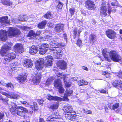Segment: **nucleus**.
I'll list each match as a JSON object with an SVG mask.
<instances>
[{"mask_svg":"<svg viewBox=\"0 0 122 122\" xmlns=\"http://www.w3.org/2000/svg\"><path fill=\"white\" fill-rule=\"evenodd\" d=\"M60 39L57 37L51 39L49 41V45L50 47V49L52 51H55L53 55L56 58L59 59L63 55V52L59 49L58 45Z\"/></svg>","mask_w":122,"mask_h":122,"instance_id":"nucleus-1","label":"nucleus"},{"mask_svg":"<svg viewBox=\"0 0 122 122\" xmlns=\"http://www.w3.org/2000/svg\"><path fill=\"white\" fill-rule=\"evenodd\" d=\"M102 53L104 57L109 62L111 60L117 62L119 60V56L115 51H112L109 52L108 49H104Z\"/></svg>","mask_w":122,"mask_h":122,"instance_id":"nucleus-2","label":"nucleus"},{"mask_svg":"<svg viewBox=\"0 0 122 122\" xmlns=\"http://www.w3.org/2000/svg\"><path fill=\"white\" fill-rule=\"evenodd\" d=\"M72 92L73 91L72 90L69 88L66 89L62 98L56 96L53 97L50 95H47L46 96V98L50 100H53L58 101H61L62 100L68 101L69 100L67 98L68 97L71 96Z\"/></svg>","mask_w":122,"mask_h":122,"instance_id":"nucleus-3","label":"nucleus"},{"mask_svg":"<svg viewBox=\"0 0 122 122\" xmlns=\"http://www.w3.org/2000/svg\"><path fill=\"white\" fill-rule=\"evenodd\" d=\"M8 105L10 107H15L16 109H17V115L20 116H23L25 113L28 112L27 109L22 107H18L16 104L13 102H11L10 103L8 104Z\"/></svg>","mask_w":122,"mask_h":122,"instance_id":"nucleus-4","label":"nucleus"},{"mask_svg":"<svg viewBox=\"0 0 122 122\" xmlns=\"http://www.w3.org/2000/svg\"><path fill=\"white\" fill-rule=\"evenodd\" d=\"M8 35L9 37L18 36L21 33V32L17 28L10 27L7 31Z\"/></svg>","mask_w":122,"mask_h":122,"instance_id":"nucleus-5","label":"nucleus"},{"mask_svg":"<svg viewBox=\"0 0 122 122\" xmlns=\"http://www.w3.org/2000/svg\"><path fill=\"white\" fill-rule=\"evenodd\" d=\"M110 2H108L107 3V5L108 8V11H107V6L105 5H103L101 7V9L100 10V13L103 15L104 16H106L107 14V12L110 15L111 12H114L116 11L115 9H113L111 10V7L110 6Z\"/></svg>","mask_w":122,"mask_h":122,"instance_id":"nucleus-6","label":"nucleus"},{"mask_svg":"<svg viewBox=\"0 0 122 122\" xmlns=\"http://www.w3.org/2000/svg\"><path fill=\"white\" fill-rule=\"evenodd\" d=\"M16 57V54L15 53H9L5 55L3 60L4 63L5 64L8 63L11 60L15 58Z\"/></svg>","mask_w":122,"mask_h":122,"instance_id":"nucleus-7","label":"nucleus"},{"mask_svg":"<svg viewBox=\"0 0 122 122\" xmlns=\"http://www.w3.org/2000/svg\"><path fill=\"white\" fill-rule=\"evenodd\" d=\"M68 76V75L64 74V73H58L57 74V76L58 77H60L61 78H63L64 81L65 85L67 87H70L71 85V83L69 81L65 80L67 78H68L67 76Z\"/></svg>","mask_w":122,"mask_h":122,"instance_id":"nucleus-8","label":"nucleus"},{"mask_svg":"<svg viewBox=\"0 0 122 122\" xmlns=\"http://www.w3.org/2000/svg\"><path fill=\"white\" fill-rule=\"evenodd\" d=\"M12 45V43L8 42L6 45H5L3 46H2V50L0 52L1 55L2 56H5L6 52V51L10 50L11 47Z\"/></svg>","mask_w":122,"mask_h":122,"instance_id":"nucleus-9","label":"nucleus"},{"mask_svg":"<svg viewBox=\"0 0 122 122\" xmlns=\"http://www.w3.org/2000/svg\"><path fill=\"white\" fill-rule=\"evenodd\" d=\"M41 76V73L40 72L32 77V81L35 85H36L40 82Z\"/></svg>","mask_w":122,"mask_h":122,"instance_id":"nucleus-10","label":"nucleus"},{"mask_svg":"<svg viewBox=\"0 0 122 122\" xmlns=\"http://www.w3.org/2000/svg\"><path fill=\"white\" fill-rule=\"evenodd\" d=\"M106 35L109 38L114 39L116 37V33L113 30L111 29H108L106 32Z\"/></svg>","mask_w":122,"mask_h":122,"instance_id":"nucleus-11","label":"nucleus"},{"mask_svg":"<svg viewBox=\"0 0 122 122\" xmlns=\"http://www.w3.org/2000/svg\"><path fill=\"white\" fill-rule=\"evenodd\" d=\"M49 47V45L47 44H43L40 46L39 50V53L43 55L45 53Z\"/></svg>","mask_w":122,"mask_h":122,"instance_id":"nucleus-12","label":"nucleus"},{"mask_svg":"<svg viewBox=\"0 0 122 122\" xmlns=\"http://www.w3.org/2000/svg\"><path fill=\"white\" fill-rule=\"evenodd\" d=\"M86 7L88 10H93L95 9L96 6L93 1L87 0L85 2Z\"/></svg>","mask_w":122,"mask_h":122,"instance_id":"nucleus-13","label":"nucleus"},{"mask_svg":"<svg viewBox=\"0 0 122 122\" xmlns=\"http://www.w3.org/2000/svg\"><path fill=\"white\" fill-rule=\"evenodd\" d=\"M8 19V17L6 16L3 17L2 18H0V25L1 26H4L10 24V21Z\"/></svg>","mask_w":122,"mask_h":122,"instance_id":"nucleus-14","label":"nucleus"},{"mask_svg":"<svg viewBox=\"0 0 122 122\" xmlns=\"http://www.w3.org/2000/svg\"><path fill=\"white\" fill-rule=\"evenodd\" d=\"M44 59L40 58L39 59L37 62L35 64L36 67L38 70L41 69L44 66Z\"/></svg>","mask_w":122,"mask_h":122,"instance_id":"nucleus-15","label":"nucleus"},{"mask_svg":"<svg viewBox=\"0 0 122 122\" xmlns=\"http://www.w3.org/2000/svg\"><path fill=\"white\" fill-rule=\"evenodd\" d=\"M14 49L16 53H22L23 51V46L20 44H17L14 46Z\"/></svg>","mask_w":122,"mask_h":122,"instance_id":"nucleus-16","label":"nucleus"},{"mask_svg":"<svg viewBox=\"0 0 122 122\" xmlns=\"http://www.w3.org/2000/svg\"><path fill=\"white\" fill-rule=\"evenodd\" d=\"M7 31L5 30H1L0 31V38L2 41H4L7 39Z\"/></svg>","mask_w":122,"mask_h":122,"instance_id":"nucleus-17","label":"nucleus"},{"mask_svg":"<svg viewBox=\"0 0 122 122\" xmlns=\"http://www.w3.org/2000/svg\"><path fill=\"white\" fill-rule=\"evenodd\" d=\"M45 60V65L48 66H51L52 65V61H53L52 57L51 56H48L46 57Z\"/></svg>","mask_w":122,"mask_h":122,"instance_id":"nucleus-18","label":"nucleus"},{"mask_svg":"<svg viewBox=\"0 0 122 122\" xmlns=\"http://www.w3.org/2000/svg\"><path fill=\"white\" fill-rule=\"evenodd\" d=\"M23 66L25 67H30L32 66V61L30 59H25L23 61Z\"/></svg>","mask_w":122,"mask_h":122,"instance_id":"nucleus-19","label":"nucleus"},{"mask_svg":"<svg viewBox=\"0 0 122 122\" xmlns=\"http://www.w3.org/2000/svg\"><path fill=\"white\" fill-rule=\"evenodd\" d=\"M27 78L26 73H24L19 76L17 78L18 80L20 82L22 83L26 81Z\"/></svg>","mask_w":122,"mask_h":122,"instance_id":"nucleus-20","label":"nucleus"},{"mask_svg":"<svg viewBox=\"0 0 122 122\" xmlns=\"http://www.w3.org/2000/svg\"><path fill=\"white\" fill-rule=\"evenodd\" d=\"M64 25L63 24H59L56 25L55 27V30L56 32L60 33L63 30Z\"/></svg>","mask_w":122,"mask_h":122,"instance_id":"nucleus-21","label":"nucleus"},{"mask_svg":"<svg viewBox=\"0 0 122 122\" xmlns=\"http://www.w3.org/2000/svg\"><path fill=\"white\" fill-rule=\"evenodd\" d=\"M47 117H48L46 119L47 122H55L56 121L59 122V121L57 119L55 120L57 118V117L55 116L54 115H53V116L51 115H48V116Z\"/></svg>","mask_w":122,"mask_h":122,"instance_id":"nucleus-22","label":"nucleus"},{"mask_svg":"<svg viewBox=\"0 0 122 122\" xmlns=\"http://www.w3.org/2000/svg\"><path fill=\"white\" fill-rule=\"evenodd\" d=\"M58 65L62 69H65L66 68V63L63 60L59 61L58 62Z\"/></svg>","mask_w":122,"mask_h":122,"instance_id":"nucleus-23","label":"nucleus"},{"mask_svg":"<svg viewBox=\"0 0 122 122\" xmlns=\"http://www.w3.org/2000/svg\"><path fill=\"white\" fill-rule=\"evenodd\" d=\"M38 51L37 48L36 46L34 45L32 46L29 49L30 53L32 55L35 54Z\"/></svg>","mask_w":122,"mask_h":122,"instance_id":"nucleus-24","label":"nucleus"},{"mask_svg":"<svg viewBox=\"0 0 122 122\" xmlns=\"http://www.w3.org/2000/svg\"><path fill=\"white\" fill-rule=\"evenodd\" d=\"M54 86L57 88H58L62 86L61 80L60 79L56 80L54 83Z\"/></svg>","mask_w":122,"mask_h":122,"instance_id":"nucleus-25","label":"nucleus"},{"mask_svg":"<svg viewBox=\"0 0 122 122\" xmlns=\"http://www.w3.org/2000/svg\"><path fill=\"white\" fill-rule=\"evenodd\" d=\"M113 85L116 87L119 85H120L121 89L122 90V81L120 80H116L114 81L113 83Z\"/></svg>","mask_w":122,"mask_h":122,"instance_id":"nucleus-26","label":"nucleus"},{"mask_svg":"<svg viewBox=\"0 0 122 122\" xmlns=\"http://www.w3.org/2000/svg\"><path fill=\"white\" fill-rule=\"evenodd\" d=\"M65 112L67 113H71L73 112V111L72 110V108L70 106H66L65 107Z\"/></svg>","mask_w":122,"mask_h":122,"instance_id":"nucleus-27","label":"nucleus"},{"mask_svg":"<svg viewBox=\"0 0 122 122\" xmlns=\"http://www.w3.org/2000/svg\"><path fill=\"white\" fill-rule=\"evenodd\" d=\"M1 2L4 5L8 6H10L12 4L9 0H2L1 1Z\"/></svg>","mask_w":122,"mask_h":122,"instance_id":"nucleus-28","label":"nucleus"},{"mask_svg":"<svg viewBox=\"0 0 122 122\" xmlns=\"http://www.w3.org/2000/svg\"><path fill=\"white\" fill-rule=\"evenodd\" d=\"M47 23V21L46 20H44L42 22L39 23L38 25V27L39 28L42 29L44 28Z\"/></svg>","mask_w":122,"mask_h":122,"instance_id":"nucleus-29","label":"nucleus"},{"mask_svg":"<svg viewBox=\"0 0 122 122\" xmlns=\"http://www.w3.org/2000/svg\"><path fill=\"white\" fill-rule=\"evenodd\" d=\"M44 17L46 19H52L53 18V16L50 12H47V13L44 15Z\"/></svg>","mask_w":122,"mask_h":122,"instance_id":"nucleus-30","label":"nucleus"},{"mask_svg":"<svg viewBox=\"0 0 122 122\" xmlns=\"http://www.w3.org/2000/svg\"><path fill=\"white\" fill-rule=\"evenodd\" d=\"M59 105V103L56 102L52 105L51 106H49L48 107L49 108L52 109H56L58 108Z\"/></svg>","mask_w":122,"mask_h":122,"instance_id":"nucleus-31","label":"nucleus"},{"mask_svg":"<svg viewBox=\"0 0 122 122\" xmlns=\"http://www.w3.org/2000/svg\"><path fill=\"white\" fill-rule=\"evenodd\" d=\"M33 105H30V107L33 110H37L38 108L37 105V103L35 102H34L33 103Z\"/></svg>","mask_w":122,"mask_h":122,"instance_id":"nucleus-32","label":"nucleus"},{"mask_svg":"<svg viewBox=\"0 0 122 122\" xmlns=\"http://www.w3.org/2000/svg\"><path fill=\"white\" fill-rule=\"evenodd\" d=\"M96 36L92 34L89 36V40L91 42H93L94 40L96 39Z\"/></svg>","mask_w":122,"mask_h":122,"instance_id":"nucleus-33","label":"nucleus"},{"mask_svg":"<svg viewBox=\"0 0 122 122\" xmlns=\"http://www.w3.org/2000/svg\"><path fill=\"white\" fill-rule=\"evenodd\" d=\"M9 97L13 99L17 98L19 97L18 95L14 93H10Z\"/></svg>","mask_w":122,"mask_h":122,"instance_id":"nucleus-34","label":"nucleus"},{"mask_svg":"<svg viewBox=\"0 0 122 122\" xmlns=\"http://www.w3.org/2000/svg\"><path fill=\"white\" fill-rule=\"evenodd\" d=\"M1 100H2L3 102L5 105H8V104H9L8 103L9 99L7 98H4L2 97Z\"/></svg>","mask_w":122,"mask_h":122,"instance_id":"nucleus-35","label":"nucleus"},{"mask_svg":"<svg viewBox=\"0 0 122 122\" xmlns=\"http://www.w3.org/2000/svg\"><path fill=\"white\" fill-rule=\"evenodd\" d=\"M10 112L13 114L16 113L17 114V109H16L15 107H10Z\"/></svg>","mask_w":122,"mask_h":122,"instance_id":"nucleus-36","label":"nucleus"},{"mask_svg":"<svg viewBox=\"0 0 122 122\" xmlns=\"http://www.w3.org/2000/svg\"><path fill=\"white\" fill-rule=\"evenodd\" d=\"M57 89L59 90V93L62 94L64 93L65 90L62 85Z\"/></svg>","mask_w":122,"mask_h":122,"instance_id":"nucleus-37","label":"nucleus"},{"mask_svg":"<svg viewBox=\"0 0 122 122\" xmlns=\"http://www.w3.org/2000/svg\"><path fill=\"white\" fill-rule=\"evenodd\" d=\"M52 81V79L51 78L48 79L47 80L46 83V86H49V85L51 83Z\"/></svg>","mask_w":122,"mask_h":122,"instance_id":"nucleus-38","label":"nucleus"},{"mask_svg":"<svg viewBox=\"0 0 122 122\" xmlns=\"http://www.w3.org/2000/svg\"><path fill=\"white\" fill-rule=\"evenodd\" d=\"M36 36V33L32 30L30 31L28 34V36Z\"/></svg>","mask_w":122,"mask_h":122,"instance_id":"nucleus-39","label":"nucleus"},{"mask_svg":"<svg viewBox=\"0 0 122 122\" xmlns=\"http://www.w3.org/2000/svg\"><path fill=\"white\" fill-rule=\"evenodd\" d=\"M119 106V104L118 103H116L112 105L111 109L113 110H114L118 108Z\"/></svg>","mask_w":122,"mask_h":122,"instance_id":"nucleus-40","label":"nucleus"},{"mask_svg":"<svg viewBox=\"0 0 122 122\" xmlns=\"http://www.w3.org/2000/svg\"><path fill=\"white\" fill-rule=\"evenodd\" d=\"M83 110L84 113L89 114H91L92 113V112L91 110H88L86 108H84Z\"/></svg>","mask_w":122,"mask_h":122,"instance_id":"nucleus-41","label":"nucleus"},{"mask_svg":"<svg viewBox=\"0 0 122 122\" xmlns=\"http://www.w3.org/2000/svg\"><path fill=\"white\" fill-rule=\"evenodd\" d=\"M69 11L71 16L73 15L75 12V8H72L70 9Z\"/></svg>","mask_w":122,"mask_h":122,"instance_id":"nucleus-42","label":"nucleus"},{"mask_svg":"<svg viewBox=\"0 0 122 122\" xmlns=\"http://www.w3.org/2000/svg\"><path fill=\"white\" fill-rule=\"evenodd\" d=\"M5 86H6L7 87L9 88H11V89H13L14 88L13 85L11 83H9L7 84H6Z\"/></svg>","mask_w":122,"mask_h":122,"instance_id":"nucleus-43","label":"nucleus"},{"mask_svg":"<svg viewBox=\"0 0 122 122\" xmlns=\"http://www.w3.org/2000/svg\"><path fill=\"white\" fill-rule=\"evenodd\" d=\"M102 74L105 76V77L107 78H109L110 76V74L107 72L104 71L102 73Z\"/></svg>","mask_w":122,"mask_h":122,"instance_id":"nucleus-44","label":"nucleus"},{"mask_svg":"<svg viewBox=\"0 0 122 122\" xmlns=\"http://www.w3.org/2000/svg\"><path fill=\"white\" fill-rule=\"evenodd\" d=\"M63 4L61 2H59L56 7V9L58 10L59 9H61L62 7Z\"/></svg>","mask_w":122,"mask_h":122,"instance_id":"nucleus-45","label":"nucleus"},{"mask_svg":"<svg viewBox=\"0 0 122 122\" xmlns=\"http://www.w3.org/2000/svg\"><path fill=\"white\" fill-rule=\"evenodd\" d=\"M118 4V2L116 0H112L111 3V5L112 6H117Z\"/></svg>","mask_w":122,"mask_h":122,"instance_id":"nucleus-46","label":"nucleus"},{"mask_svg":"<svg viewBox=\"0 0 122 122\" xmlns=\"http://www.w3.org/2000/svg\"><path fill=\"white\" fill-rule=\"evenodd\" d=\"M11 65L12 66L11 69H12V70H15V68L17 66V64L15 63H12L11 64Z\"/></svg>","mask_w":122,"mask_h":122,"instance_id":"nucleus-47","label":"nucleus"},{"mask_svg":"<svg viewBox=\"0 0 122 122\" xmlns=\"http://www.w3.org/2000/svg\"><path fill=\"white\" fill-rule=\"evenodd\" d=\"M84 82V80L82 79L81 80L78 81V84L79 86L83 85V82Z\"/></svg>","mask_w":122,"mask_h":122,"instance_id":"nucleus-48","label":"nucleus"},{"mask_svg":"<svg viewBox=\"0 0 122 122\" xmlns=\"http://www.w3.org/2000/svg\"><path fill=\"white\" fill-rule=\"evenodd\" d=\"M21 28L23 30L25 31H28L30 29V28L29 27L26 26H23Z\"/></svg>","mask_w":122,"mask_h":122,"instance_id":"nucleus-49","label":"nucleus"},{"mask_svg":"<svg viewBox=\"0 0 122 122\" xmlns=\"http://www.w3.org/2000/svg\"><path fill=\"white\" fill-rule=\"evenodd\" d=\"M77 28H74L73 30V34H74V37H76V35L77 34Z\"/></svg>","mask_w":122,"mask_h":122,"instance_id":"nucleus-50","label":"nucleus"},{"mask_svg":"<svg viewBox=\"0 0 122 122\" xmlns=\"http://www.w3.org/2000/svg\"><path fill=\"white\" fill-rule=\"evenodd\" d=\"M72 113H70L69 114H68V116H67V118L68 119L71 121V119H72V115H71Z\"/></svg>","mask_w":122,"mask_h":122,"instance_id":"nucleus-51","label":"nucleus"},{"mask_svg":"<svg viewBox=\"0 0 122 122\" xmlns=\"http://www.w3.org/2000/svg\"><path fill=\"white\" fill-rule=\"evenodd\" d=\"M1 93L3 95H5V96L7 97H9L10 93L7 94L5 92H4L1 91Z\"/></svg>","mask_w":122,"mask_h":122,"instance_id":"nucleus-52","label":"nucleus"},{"mask_svg":"<svg viewBox=\"0 0 122 122\" xmlns=\"http://www.w3.org/2000/svg\"><path fill=\"white\" fill-rule=\"evenodd\" d=\"M117 76L118 77L122 79V71L119 72L118 73Z\"/></svg>","mask_w":122,"mask_h":122,"instance_id":"nucleus-53","label":"nucleus"},{"mask_svg":"<svg viewBox=\"0 0 122 122\" xmlns=\"http://www.w3.org/2000/svg\"><path fill=\"white\" fill-rule=\"evenodd\" d=\"M71 115H72V119H71V120H74L75 119L76 117V115H74V114H73V112L71 114Z\"/></svg>","mask_w":122,"mask_h":122,"instance_id":"nucleus-54","label":"nucleus"},{"mask_svg":"<svg viewBox=\"0 0 122 122\" xmlns=\"http://www.w3.org/2000/svg\"><path fill=\"white\" fill-rule=\"evenodd\" d=\"M6 83L3 80L0 81V85H2L3 86H5L6 85Z\"/></svg>","mask_w":122,"mask_h":122,"instance_id":"nucleus-55","label":"nucleus"},{"mask_svg":"<svg viewBox=\"0 0 122 122\" xmlns=\"http://www.w3.org/2000/svg\"><path fill=\"white\" fill-rule=\"evenodd\" d=\"M37 101L40 104H42L43 102V100L41 99H38Z\"/></svg>","mask_w":122,"mask_h":122,"instance_id":"nucleus-56","label":"nucleus"},{"mask_svg":"<svg viewBox=\"0 0 122 122\" xmlns=\"http://www.w3.org/2000/svg\"><path fill=\"white\" fill-rule=\"evenodd\" d=\"M77 42L76 44L78 46H80L81 45V41L80 40L78 39L77 40Z\"/></svg>","mask_w":122,"mask_h":122,"instance_id":"nucleus-57","label":"nucleus"},{"mask_svg":"<svg viewBox=\"0 0 122 122\" xmlns=\"http://www.w3.org/2000/svg\"><path fill=\"white\" fill-rule=\"evenodd\" d=\"M4 115V113L3 112H0V120L3 118Z\"/></svg>","mask_w":122,"mask_h":122,"instance_id":"nucleus-58","label":"nucleus"},{"mask_svg":"<svg viewBox=\"0 0 122 122\" xmlns=\"http://www.w3.org/2000/svg\"><path fill=\"white\" fill-rule=\"evenodd\" d=\"M47 26L50 27H53V24L51 22H49L47 24Z\"/></svg>","mask_w":122,"mask_h":122,"instance_id":"nucleus-59","label":"nucleus"},{"mask_svg":"<svg viewBox=\"0 0 122 122\" xmlns=\"http://www.w3.org/2000/svg\"><path fill=\"white\" fill-rule=\"evenodd\" d=\"M99 91L100 92L103 93H105L107 92L104 89L100 90Z\"/></svg>","mask_w":122,"mask_h":122,"instance_id":"nucleus-60","label":"nucleus"},{"mask_svg":"<svg viewBox=\"0 0 122 122\" xmlns=\"http://www.w3.org/2000/svg\"><path fill=\"white\" fill-rule=\"evenodd\" d=\"M78 79V78L76 77H75L71 79V80L73 81H77Z\"/></svg>","mask_w":122,"mask_h":122,"instance_id":"nucleus-61","label":"nucleus"},{"mask_svg":"<svg viewBox=\"0 0 122 122\" xmlns=\"http://www.w3.org/2000/svg\"><path fill=\"white\" fill-rule=\"evenodd\" d=\"M82 68L84 70L87 71H88V69L87 67L85 66H82Z\"/></svg>","mask_w":122,"mask_h":122,"instance_id":"nucleus-62","label":"nucleus"},{"mask_svg":"<svg viewBox=\"0 0 122 122\" xmlns=\"http://www.w3.org/2000/svg\"><path fill=\"white\" fill-rule=\"evenodd\" d=\"M41 33V32L40 31H38L36 32V36H38Z\"/></svg>","mask_w":122,"mask_h":122,"instance_id":"nucleus-63","label":"nucleus"},{"mask_svg":"<svg viewBox=\"0 0 122 122\" xmlns=\"http://www.w3.org/2000/svg\"><path fill=\"white\" fill-rule=\"evenodd\" d=\"M19 20L20 21H25V20L23 18V17H22L21 19L19 18Z\"/></svg>","mask_w":122,"mask_h":122,"instance_id":"nucleus-64","label":"nucleus"}]
</instances>
